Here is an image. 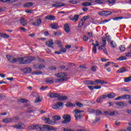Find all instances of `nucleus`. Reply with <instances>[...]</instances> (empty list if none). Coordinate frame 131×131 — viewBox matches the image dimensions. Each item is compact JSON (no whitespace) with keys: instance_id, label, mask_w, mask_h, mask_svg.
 Returning <instances> with one entry per match:
<instances>
[{"instance_id":"f257e3e1","label":"nucleus","mask_w":131,"mask_h":131,"mask_svg":"<svg viewBox=\"0 0 131 131\" xmlns=\"http://www.w3.org/2000/svg\"><path fill=\"white\" fill-rule=\"evenodd\" d=\"M7 59L10 63H16L19 62V64H29L32 61H34L35 58L33 57H25L24 58H15L14 56L8 55L6 56Z\"/></svg>"},{"instance_id":"f03ea898","label":"nucleus","mask_w":131,"mask_h":131,"mask_svg":"<svg viewBox=\"0 0 131 131\" xmlns=\"http://www.w3.org/2000/svg\"><path fill=\"white\" fill-rule=\"evenodd\" d=\"M48 96L50 98H58V100H59V101H66V100L68 99L67 96L64 95L60 96V94L58 93H49Z\"/></svg>"},{"instance_id":"7ed1b4c3","label":"nucleus","mask_w":131,"mask_h":131,"mask_svg":"<svg viewBox=\"0 0 131 131\" xmlns=\"http://www.w3.org/2000/svg\"><path fill=\"white\" fill-rule=\"evenodd\" d=\"M57 130V128L49 125H40L39 131Z\"/></svg>"},{"instance_id":"20e7f679","label":"nucleus","mask_w":131,"mask_h":131,"mask_svg":"<svg viewBox=\"0 0 131 131\" xmlns=\"http://www.w3.org/2000/svg\"><path fill=\"white\" fill-rule=\"evenodd\" d=\"M74 112L75 113V119L77 121H78V120H80L81 117L83 116V115H81V113L84 112V111L76 109L74 110Z\"/></svg>"},{"instance_id":"39448f33","label":"nucleus","mask_w":131,"mask_h":131,"mask_svg":"<svg viewBox=\"0 0 131 131\" xmlns=\"http://www.w3.org/2000/svg\"><path fill=\"white\" fill-rule=\"evenodd\" d=\"M102 41L103 46H99L98 50H99V51H102L104 54H105V55H108V52H107V49L105 47V46H106V38H102Z\"/></svg>"},{"instance_id":"423d86ee","label":"nucleus","mask_w":131,"mask_h":131,"mask_svg":"<svg viewBox=\"0 0 131 131\" xmlns=\"http://www.w3.org/2000/svg\"><path fill=\"white\" fill-rule=\"evenodd\" d=\"M62 118L64 119V120L61 122L63 124L69 123L71 121V116L69 114L64 115Z\"/></svg>"},{"instance_id":"0eeeda50","label":"nucleus","mask_w":131,"mask_h":131,"mask_svg":"<svg viewBox=\"0 0 131 131\" xmlns=\"http://www.w3.org/2000/svg\"><path fill=\"white\" fill-rule=\"evenodd\" d=\"M63 105L64 103L62 102H57L56 104H54L52 106L53 109H55V110H60V109H62L63 108Z\"/></svg>"},{"instance_id":"6e6552de","label":"nucleus","mask_w":131,"mask_h":131,"mask_svg":"<svg viewBox=\"0 0 131 131\" xmlns=\"http://www.w3.org/2000/svg\"><path fill=\"white\" fill-rule=\"evenodd\" d=\"M13 127L14 128H17V129H23V128H25V125L22 123H20L14 125Z\"/></svg>"},{"instance_id":"1a4fd4ad","label":"nucleus","mask_w":131,"mask_h":131,"mask_svg":"<svg viewBox=\"0 0 131 131\" xmlns=\"http://www.w3.org/2000/svg\"><path fill=\"white\" fill-rule=\"evenodd\" d=\"M106 98H107V96L106 95H102L97 99L96 102L102 103L103 101H104Z\"/></svg>"},{"instance_id":"9d476101","label":"nucleus","mask_w":131,"mask_h":131,"mask_svg":"<svg viewBox=\"0 0 131 131\" xmlns=\"http://www.w3.org/2000/svg\"><path fill=\"white\" fill-rule=\"evenodd\" d=\"M44 120L46 123H47L48 124H52V125H54L57 123L55 121H51L49 118H45Z\"/></svg>"},{"instance_id":"9b49d317","label":"nucleus","mask_w":131,"mask_h":131,"mask_svg":"<svg viewBox=\"0 0 131 131\" xmlns=\"http://www.w3.org/2000/svg\"><path fill=\"white\" fill-rule=\"evenodd\" d=\"M104 114H105L106 115H109V116H114L115 114H118V112L115 111L114 112L105 111L104 112Z\"/></svg>"},{"instance_id":"f8f14e48","label":"nucleus","mask_w":131,"mask_h":131,"mask_svg":"<svg viewBox=\"0 0 131 131\" xmlns=\"http://www.w3.org/2000/svg\"><path fill=\"white\" fill-rule=\"evenodd\" d=\"M115 104L116 106H119V107H126L127 106V104L126 103H124L123 101L116 102Z\"/></svg>"},{"instance_id":"ddd939ff","label":"nucleus","mask_w":131,"mask_h":131,"mask_svg":"<svg viewBox=\"0 0 131 131\" xmlns=\"http://www.w3.org/2000/svg\"><path fill=\"white\" fill-rule=\"evenodd\" d=\"M64 6H65V4L61 3H56L52 5V8H59L60 7H64Z\"/></svg>"},{"instance_id":"4468645a","label":"nucleus","mask_w":131,"mask_h":131,"mask_svg":"<svg viewBox=\"0 0 131 131\" xmlns=\"http://www.w3.org/2000/svg\"><path fill=\"white\" fill-rule=\"evenodd\" d=\"M29 127H30L31 129H34L35 130L39 131L40 125H32Z\"/></svg>"},{"instance_id":"2eb2a0df","label":"nucleus","mask_w":131,"mask_h":131,"mask_svg":"<svg viewBox=\"0 0 131 131\" xmlns=\"http://www.w3.org/2000/svg\"><path fill=\"white\" fill-rule=\"evenodd\" d=\"M40 24H41V19H36L32 24L33 26H38V25H40Z\"/></svg>"},{"instance_id":"dca6fc26","label":"nucleus","mask_w":131,"mask_h":131,"mask_svg":"<svg viewBox=\"0 0 131 131\" xmlns=\"http://www.w3.org/2000/svg\"><path fill=\"white\" fill-rule=\"evenodd\" d=\"M46 45L47 47H49V48H52V49H54V47H53V45H54V42H53V41L52 40L47 41L46 42Z\"/></svg>"},{"instance_id":"f3484780","label":"nucleus","mask_w":131,"mask_h":131,"mask_svg":"<svg viewBox=\"0 0 131 131\" xmlns=\"http://www.w3.org/2000/svg\"><path fill=\"white\" fill-rule=\"evenodd\" d=\"M64 29L67 33H69V32H70V27H69V25L66 24L64 26Z\"/></svg>"},{"instance_id":"a211bd4d","label":"nucleus","mask_w":131,"mask_h":131,"mask_svg":"<svg viewBox=\"0 0 131 131\" xmlns=\"http://www.w3.org/2000/svg\"><path fill=\"white\" fill-rule=\"evenodd\" d=\"M126 71H127V70H126V69H125V67H122L121 69H119L117 71V73H123L124 72H126Z\"/></svg>"},{"instance_id":"6ab92c4d","label":"nucleus","mask_w":131,"mask_h":131,"mask_svg":"<svg viewBox=\"0 0 131 131\" xmlns=\"http://www.w3.org/2000/svg\"><path fill=\"white\" fill-rule=\"evenodd\" d=\"M34 68L36 69H42L43 68H45L46 66L43 64H36L34 66Z\"/></svg>"},{"instance_id":"aec40b11","label":"nucleus","mask_w":131,"mask_h":131,"mask_svg":"<svg viewBox=\"0 0 131 131\" xmlns=\"http://www.w3.org/2000/svg\"><path fill=\"white\" fill-rule=\"evenodd\" d=\"M56 76L57 77H59V78L66 77V76H67V74L65 73H60L58 74H56Z\"/></svg>"},{"instance_id":"412c9836","label":"nucleus","mask_w":131,"mask_h":131,"mask_svg":"<svg viewBox=\"0 0 131 131\" xmlns=\"http://www.w3.org/2000/svg\"><path fill=\"white\" fill-rule=\"evenodd\" d=\"M107 97V98H108V99H113L114 98H115V97H116V94L114 93H111L108 94Z\"/></svg>"},{"instance_id":"4be33fe9","label":"nucleus","mask_w":131,"mask_h":131,"mask_svg":"<svg viewBox=\"0 0 131 131\" xmlns=\"http://www.w3.org/2000/svg\"><path fill=\"white\" fill-rule=\"evenodd\" d=\"M55 16L53 15H47L45 19L46 20H50V21H52L53 20H55Z\"/></svg>"},{"instance_id":"5701e85b","label":"nucleus","mask_w":131,"mask_h":131,"mask_svg":"<svg viewBox=\"0 0 131 131\" xmlns=\"http://www.w3.org/2000/svg\"><path fill=\"white\" fill-rule=\"evenodd\" d=\"M20 23L23 26H26V25H27V21L24 18H21L20 19Z\"/></svg>"},{"instance_id":"b1692460","label":"nucleus","mask_w":131,"mask_h":131,"mask_svg":"<svg viewBox=\"0 0 131 131\" xmlns=\"http://www.w3.org/2000/svg\"><path fill=\"white\" fill-rule=\"evenodd\" d=\"M23 72L24 73H30L31 72V68H25L23 70Z\"/></svg>"},{"instance_id":"393cba45","label":"nucleus","mask_w":131,"mask_h":131,"mask_svg":"<svg viewBox=\"0 0 131 131\" xmlns=\"http://www.w3.org/2000/svg\"><path fill=\"white\" fill-rule=\"evenodd\" d=\"M12 121H13V119L11 118L3 119V122H5V123H9V122H12Z\"/></svg>"},{"instance_id":"a878e982","label":"nucleus","mask_w":131,"mask_h":131,"mask_svg":"<svg viewBox=\"0 0 131 131\" xmlns=\"http://www.w3.org/2000/svg\"><path fill=\"white\" fill-rule=\"evenodd\" d=\"M123 100H129L131 98V95L128 94H125L122 95Z\"/></svg>"},{"instance_id":"bb28decb","label":"nucleus","mask_w":131,"mask_h":131,"mask_svg":"<svg viewBox=\"0 0 131 131\" xmlns=\"http://www.w3.org/2000/svg\"><path fill=\"white\" fill-rule=\"evenodd\" d=\"M79 18V15H75L74 16L73 18H70L72 21H73L74 22H76L77 20H78V18Z\"/></svg>"},{"instance_id":"cd10ccee","label":"nucleus","mask_w":131,"mask_h":131,"mask_svg":"<svg viewBox=\"0 0 131 131\" xmlns=\"http://www.w3.org/2000/svg\"><path fill=\"white\" fill-rule=\"evenodd\" d=\"M32 6H33V3L31 2H29L26 3L24 5V7H25V8H30V7H32Z\"/></svg>"},{"instance_id":"c85d7f7f","label":"nucleus","mask_w":131,"mask_h":131,"mask_svg":"<svg viewBox=\"0 0 131 131\" xmlns=\"http://www.w3.org/2000/svg\"><path fill=\"white\" fill-rule=\"evenodd\" d=\"M92 45L93 46V48L92 49L93 53L97 54V47H96V44H95V43H92Z\"/></svg>"},{"instance_id":"c756f323","label":"nucleus","mask_w":131,"mask_h":131,"mask_svg":"<svg viewBox=\"0 0 131 131\" xmlns=\"http://www.w3.org/2000/svg\"><path fill=\"white\" fill-rule=\"evenodd\" d=\"M51 26L52 29H58L59 28V25L57 24H52Z\"/></svg>"},{"instance_id":"7c9ffc66","label":"nucleus","mask_w":131,"mask_h":131,"mask_svg":"<svg viewBox=\"0 0 131 131\" xmlns=\"http://www.w3.org/2000/svg\"><path fill=\"white\" fill-rule=\"evenodd\" d=\"M99 83H101V84H106V83H107V82H105L103 80L97 79V85L99 84Z\"/></svg>"},{"instance_id":"2f4dec72","label":"nucleus","mask_w":131,"mask_h":131,"mask_svg":"<svg viewBox=\"0 0 131 131\" xmlns=\"http://www.w3.org/2000/svg\"><path fill=\"white\" fill-rule=\"evenodd\" d=\"M53 119L54 120V121H57L58 120H61V117L60 116H53Z\"/></svg>"},{"instance_id":"473e14b6","label":"nucleus","mask_w":131,"mask_h":131,"mask_svg":"<svg viewBox=\"0 0 131 131\" xmlns=\"http://www.w3.org/2000/svg\"><path fill=\"white\" fill-rule=\"evenodd\" d=\"M111 43V46L112 47V48H116V47H117V45H116V43L115 42V41L112 40L110 42Z\"/></svg>"},{"instance_id":"72a5a7b5","label":"nucleus","mask_w":131,"mask_h":131,"mask_svg":"<svg viewBox=\"0 0 131 131\" xmlns=\"http://www.w3.org/2000/svg\"><path fill=\"white\" fill-rule=\"evenodd\" d=\"M83 7H90V6H92V3L90 2H85L82 4Z\"/></svg>"},{"instance_id":"f704fd0d","label":"nucleus","mask_w":131,"mask_h":131,"mask_svg":"<svg viewBox=\"0 0 131 131\" xmlns=\"http://www.w3.org/2000/svg\"><path fill=\"white\" fill-rule=\"evenodd\" d=\"M121 92H130V90L129 88L124 87L121 89Z\"/></svg>"},{"instance_id":"c9c22d12","label":"nucleus","mask_w":131,"mask_h":131,"mask_svg":"<svg viewBox=\"0 0 131 131\" xmlns=\"http://www.w3.org/2000/svg\"><path fill=\"white\" fill-rule=\"evenodd\" d=\"M0 35L1 37H3V38H9L10 37V36L7 34H1Z\"/></svg>"},{"instance_id":"e433bc0d","label":"nucleus","mask_w":131,"mask_h":131,"mask_svg":"<svg viewBox=\"0 0 131 131\" xmlns=\"http://www.w3.org/2000/svg\"><path fill=\"white\" fill-rule=\"evenodd\" d=\"M67 107H75V104L72 103V102H68L67 104H66Z\"/></svg>"},{"instance_id":"4c0bfd02","label":"nucleus","mask_w":131,"mask_h":131,"mask_svg":"<svg viewBox=\"0 0 131 131\" xmlns=\"http://www.w3.org/2000/svg\"><path fill=\"white\" fill-rule=\"evenodd\" d=\"M111 64H112L113 65V66H114L116 63L114 62H112L109 61L104 65V67L106 68V67H108V66H109L110 65H111Z\"/></svg>"},{"instance_id":"58836bf2","label":"nucleus","mask_w":131,"mask_h":131,"mask_svg":"<svg viewBox=\"0 0 131 131\" xmlns=\"http://www.w3.org/2000/svg\"><path fill=\"white\" fill-rule=\"evenodd\" d=\"M122 19H123V17L119 16V17L113 18V20H114V21H119V20H121Z\"/></svg>"},{"instance_id":"ea45409f","label":"nucleus","mask_w":131,"mask_h":131,"mask_svg":"<svg viewBox=\"0 0 131 131\" xmlns=\"http://www.w3.org/2000/svg\"><path fill=\"white\" fill-rule=\"evenodd\" d=\"M91 85H98V81L97 79L95 81L91 80Z\"/></svg>"},{"instance_id":"a19ab883","label":"nucleus","mask_w":131,"mask_h":131,"mask_svg":"<svg viewBox=\"0 0 131 131\" xmlns=\"http://www.w3.org/2000/svg\"><path fill=\"white\" fill-rule=\"evenodd\" d=\"M124 82H129V81H131V76H129L128 77L125 78V79L124 80Z\"/></svg>"},{"instance_id":"79ce46f5","label":"nucleus","mask_w":131,"mask_h":131,"mask_svg":"<svg viewBox=\"0 0 131 131\" xmlns=\"http://www.w3.org/2000/svg\"><path fill=\"white\" fill-rule=\"evenodd\" d=\"M126 57L122 56L120 57L119 58H118V60L119 61H124V60H126Z\"/></svg>"},{"instance_id":"37998d69","label":"nucleus","mask_w":131,"mask_h":131,"mask_svg":"<svg viewBox=\"0 0 131 131\" xmlns=\"http://www.w3.org/2000/svg\"><path fill=\"white\" fill-rule=\"evenodd\" d=\"M76 105L79 107L80 108H82L83 107V104L81 103V102H78L76 103Z\"/></svg>"},{"instance_id":"c03bdc74","label":"nucleus","mask_w":131,"mask_h":131,"mask_svg":"<svg viewBox=\"0 0 131 131\" xmlns=\"http://www.w3.org/2000/svg\"><path fill=\"white\" fill-rule=\"evenodd\" d=\"M100 16H106L105 11H100L98 13Z\"/></svg>"},{"instance_id":"a18cd8bd","label":"nucleus","mask_w":131,"mask_h":131,"mask_svg":"<svg viewBox=\"0 0 131 131\" xmlns=\"http://www.w3.org/2000/svg\"><path fill=\"white\" fill-rule=\"evenodd\" d=\"M45 81L47 83H54V80H51L50 79H46Z\"/></svg>"},{"instance_id":"49530a36","label":"nucleus","mask_w":131,"mask_h":131,"mask_svg":"<svg viewBox=\"0 0 131 131\" xmlns=\"http://www.w3.org/2000/svg\"><path fill=\"white\" fill-rule=\"evenodd\" d=\"M84 23H83V21H81V20L79 23V24L78 25V27H79V28H80L81 27H82V26H83Z\"/></svg>"},{"instance_id":"de8ad7c7","label":"nucleus","mask_w":131,"mask_h":131,"mask_svg":"<svg viewBox=\"0 0 131 131\" xmlns=\"http://www.w3.org/2000/svg\"><path fill=\"white\" fill-rule=\"evenodd\" d=\"M19 102H20L21 103H27V102H28V100L21 98L20 99H19Z\"/></svg>"},{"instance_id":"09e8293b","label":"nucleus","mask_w":131,"mask_h":131,"mask_svg":"<svg viewBox=\"0 0 131 131\" xmlns=\"http://www.w3.org/2000/svg\"><path fill=\"white\" fill-rule=\"evenodd\" d=\"M120 50L121 52H124L125 51V47L124 46H121L120 47Z\"/></svg>"},{"instance_id":"8fccbe9b","label":"nucleus","mask_w":131,"mask_h":131,"mask_svg":"<svg viewBox=\"0 0 131 131\" xmlns=\"http://www.w3.org/2000/svg\"><path fill=\"white\" fill-rule=\"evenodd\" d=\"M58 81H63L64 80H68V78L67 77H64L62 78V79H57Z\"/></svg>"},{"instance_id":"3c124183","label":"nucleus","mask_w":131,"mask_h":131,"mask_svg":"<svg viewBox=\"0 0 131 131\" xmlns=\"http://www.w3.org/2000/svg\"><path fill=\"white\" fill-rule=\"evenodd\" d=\"M110 19H105L104 20H102L100 22V24H104V23H107V22H109Z\"/></svg>"},{"instance_id":"603ef678","label":"nucleus","mask_w":131,"mask_h":131,"mask_svg":"<svg viewBox=\"0 0 131 131\" xmlns=\"http://www.w3.org/2000/svg\"><path fill=\"white\" fill-rule=\"evenodd\" d=\"M123 99V96H119L115 99V101H119V100H122Z\"/></svg>"},{"instance_id":"864d4df0","label":"nucleus","mask_w":131,"mask_h":131,"mask_svg":"<svg viewBox=\"0 0 131 131\" xmlns=\"http://www.w3.org/2000/svg\"><path fill=\"white\" fill-rule=\"evenodd\" d=\"M88 112L90 113H95V112H96V111L94 109L89 108L88 109Z\"/></svg>"},{"instance_id":"5fc2aeb1","label":"nucleus","mask_w":131,"mask_h":131,"mask_svg":"<svg viewBox=\"0 0 131 131\" xmlns=\"http://www.w3.org/2000/svg\"><path fill=\"white\" fill-rule=\"evenodd\" d=\"M91 82H92V80H86L84 82V83H85V84H91Z\"/></svg>"},{"instance_id":"6e6d98bb","label":"nucleus","mask_w":131,"mask_h":131,"mask_svg":"<svg viewBox=\"0 0 131 131\" xmlns=\"http://www.w3.org/2000/svg\"><path fill=\"white\" fill-rule=\"evenodd\" d=\"M112 12L110 11H105V16H108L109 15H111Z\"/></svg>"},{"instance_id":"4d7b16f0","label":"nucleus","mask_w":131,"mask_h":131,"mask_svg":"<svg viewBox=\"0 0 131 131\" xmlns=\"http://www.w3.org/2000/svg\"><path fill=\"white\" fill-rule=\"evenodd\" d=\"M95 2L96 3V4H98L99 5L103 4V2H102V0H96Z\"/></svg>"},{"instance_id":"13d9d810","label":"nucleus","mask_w":131,"mask_h":131,"mask_svg":"<svg viewBox=\"0 0 131 131\" xmlns=\"http://www.w3.org/2000/svg\"><path fill=\"white\" fill-rule=\"evenodd\" d=\"M101 114H102V112H101V111H99V110L96 111V115L97 116L101 115Z\"/></svg>"},{"instance_id":"bf43d9fd","label":"nucleus","mask_w":131,"mask_h":131,"mask_svg":"<svg viewBox=\"0 0 131 131\" xmlns=\"http://www.w3.org/2000/svg\"><path fill=\"white\" fill-rule=\"evenodd\" d=\"M88 39H89V37L86 36H84L83 37V40L84 41H88Z\"/></svg>"},{"instance_id":"052dcab7","label":"nucleus","mask_w":131,"mask_h":131,"mask_svg":"<svg viewBox=\"0 0 131 131\" xmlns=\"http://www.w3.org/2000/svg\"><path fill=\"white\" fill-rule=\"evenodd\" d=\"M101 88H102L101 86H98V85L94 86V89H95V90H100Z\"/></svg>"},{"instance_id":"680f3d73","label":"nucleus","mask_w":131,"mask_h":131,"mask_svg":"<svg viewBox=\"0 0 131 131\" xmlns=\"http://www.w3.org/2000/svg\"><path fill=\"white\" fill-rule=\"evenodd\" d=\"M32 96L33 97H35V98H38V95H37V93L34 92L32 93Z\"/></svg>"},{"instance_id":"e2e57ef3","label":"nucleus","mask_w":131,"mask_h":131,"mask_svg":"<svg viewBox=\"0 0 131 131\" xmlns=\"http://www.w3.org/2000/svg\"><path fill=\"white\" fill-rule=\"evenodd\" d=\"M108 4H114L115 2H116V0H108Z\"/></svg>"},{"instance_id":"0e129e2a","label":"nucleus","mask_w":131,"mask_h":131,"mask_svg":"<svg viewBox=\"0 0 131 131\" xmlns=\"http://www.w3.org/2000/svg\"><path fill=\"white\" fill-rule=\"evenodd\" d=\"M49 69L50 70H56L57 69V68H56V67H55L52 66V67H49Z\"/></svg>"},{"instance_id":"69168bd1","label":"nucleus","mask_w":131,"mask_h":131,"mask_svg":"<svg viewBox=\"0 0 131 131\" xmlns=\"http://www.w3.org/2000/svg\"><path fill=\"white\" fill-rule=\"evenodd\" d=\"M88 35L89 37L92 38V37H93V33L88 32Z\"/></svg>"},{"instance_id":"338daca9","label":"nucleus","mask_w":131,"mask_h":131,"mask_svg":"<svg viewBox=\"0 0 131 131\" xmlns=\"http://www.w3.org/2000/svg\"><path fill=\"white\" fill-rule=\"evenodd\" d=\"M61 53H66V49L65 48H61L60 49Z\"/></svg>"},{"instance_id":"774afa93","label":"nucleus","mask_w":131,"mask_h":131,"mask_svg":"<svg viewBox=\"0 0 131 131\" xmlns=\"http://www.w3.org/2000/svg\"><path fill=\"white\" fill-rule=\"evenodd\" d=\"M63 131H74V130H72L71 129H68V128H64Z\"/></svg>"}]
</instances>
